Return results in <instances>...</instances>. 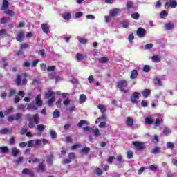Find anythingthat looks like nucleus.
Listing matches in <instances>:
<instances>
[{"instance_id":"obj_1","label":"nucleus","mask_w":177,"mask_h":177,"mask_svg":"<svg viewBox=\"0 0 177 177\" xmlns=\"http://www.w3.org/2000/svg\"><path fill=\"white\" fill-rule=\"evenodd\" d=\"M26 118L29 122L28 127L30 128V129H32V128L35 127V124L38 125V124H39V120H41L39 118V115L37 113L33 115V116H32L30 114H26Z\"/></svg>"},{"instance_id":"obj_2","label":"nucleus","mask_w":177,"mask_h":177,"mask_svg":"<svg viewBox=\"0 0 177 177\" xmlns=\"http://www.w3.org/2000/svg\"><path fill=\"white\" fill-rule=\"evenodd\" d=\"M27 78H31V75L26 73L17 75L15 80L17 86H20L21 85H27Z\"/></svg>"},{"instance_id":"obj_3","label":"nucleus","mask_w":177,"mask_h":177,"mask_svg":"<svg viewBox=\"0 0 177 177\" xmlns=\"http://www.w3.org/2000/svg\"><path fill=\"white\" fill-rule=\"evenodd\" d=\"M55 96V91H52L50 88H49L48 91L44 94V99H48V107H50V106H52V104H53L54 102L56 100V97Z\"/></svg>"},{"instance_id":"obj_4","label":"nucleus","mask_w":177,"mask_h":177,"mask_svg":"<svg viewBox=\"0 0 177 177\" xmlns=\"http://www.w3.org/2000/svg\"><path fill=\"white\" fill-rule=\"evenodd\" d=\"M116 87L124 93H129V90H126L124 88H128V81L123 80L116 82Z\"/></svg>"},{"instance_id":"obj_5","label":"nucleus","mask_w":177,"mask_h":177,"mask_svg":"<svg viewBox=\"0 0 177 177\" xmlns=\"http://www.w3.org/2000/svg\"><path fill=\"white\" fill-rule=\"evenodd\" d=\"M176 6H177L176 0H167L165 4V9H169V8H171L172 9H175Z\"/></svg>"},{"instance_id":"obj_6","label":"nucleus","mask_w":177,"mask_h":177,"mask_svg":"<svg viewBox=\"0 0 177 177\" xmlns=\"http://www.w3.org/2000/svg\"><path fill=\"white\" fill-rule=\"evenodd\" d=\"M133 146L136 147V150L140 151L142 150H145V143L140 141H133L132 142Z\"/></svg>"},{"instance_id":"obj_7","label":"nucleus","mask_w":177,"mask_h":177,"mask_svg":"<svg viewBox=\"0 0 177 177\" xmlns=\"http://www.w3.org/2000/svg\"><path fill=\"white\" fill-rule=\"evenodd\" d=\"M139 96H140V93L138 92L133 93V94L130 97V102H131L133 104H138Z\"/></svg>"},{"instance_id":"obj_8","label":"nucleus","mask_w":177,"mask_h":177,"mask_svg":"<svg viewBox=\"0 0 177 177\" xmlns=\"http://www.w3.org/2000/svg\"><path fill=\"white\" fill-rule=\"evenodd\" d=\"M23 117V113H18L15 115V118H13V116H9L8 117L7 120L10 122H13V121L15 120V121H19L21 118Z\"/></svg>"},{"instance_id":"obj_9","label":"nucleus","mask_w":177,"mask_h":177,"mask_svg":"<svg viewBox=\"0 0 177 177\" xmlns=\"http://www.w3.org/2000/svg\"><path fill=\"white\" fill-rule=\"evenodd\" d=\"M41 30L44 34H49L50 32V26L48 24L43 23L41 24Z\"/></svg>"},{"instance_id":"obj_10","label":"nucleus","mask_w":177,"mask_h":177,"mask_svg":"<svg viewBox=\"0 0 177 177\" xmlns=\"http://www.w3.org/2000/svg\"><path fill=\"white\" fill-rule=\"evenodd\" d=\"M136 34L140 38H143L146 35V30L142 27H140L137 29Z\"/></svg>"},{"instance_id":"obj_11","label":"nucleus","mask_w":177,"mask_h":177,"mask_svg":"<svg viewBox=\"0 0 177 177\" xmlns=\"http://www.w3.org/2000/svg\"><path fill=\"white\" fill-rule=\"evenodd\" d=\"M35 104L38 107H42L44 102H42V100H41V94H39L35 97Z\"/></svg>"},{"instance_id":"obj_12","label":"nucleus","mask_w":177,"mask_h":177,"mask_svg":"<svg viewBox=\"0 0 177 177\" xmlns=\"http://www.w3.org/2000/svg\"><path fill=\"white\" fill-rule=\"evenodd\" d=\"M120 12H121V10H120L119 8L112 9L109 12V16H111V17H115V16H117V15H118Z\"/></svg>"},{"instance_id":"obj_13","label":"nucleus","mask_w":177,"mask_h":177,"mask_svg":"<svg viewBox=\"0 0 177 177\" xmlns=\"http://www.w3.org/2000/svg\"><path fill=\"white\" fill-rule=\"evenodd\" d=\"M88 57V55L85 54H82V53H77L76 54V59L77 62H81L82 60H85Z\"/></svg>"},{"instance_id":"obj_14","label":"nucleus","mask_w":177,"mask_h":177,"mask_svg":"<svg viewBox=\"0 0 177 177\" xmlns=\"http://www.w3.org/2000/svg\"><path fill=\"white\" fill-rule=\"evenodd\" d=\"M9 8V1L8 0H3V4L0 8L1 10H6Z\"/></svg>"},{"instance_id":"obj_15","label":"nucleus","mask_w":177,"mask_h":177,"mask_svg":"<svg viewBox=\"0 0 177 177\" xmlns=\"http://www.w3.org/2000/svg\"><path fill=\"white\" fill-rule=\"evenodd\" d=\"M61 16L64 20H66L67 21H68V20H70L72 17L71 12H65L62 14Z\"/></svg>"},{"instance_id":"obj_16","label":"nucleus","mask_w":177,"mask_h":177,"mask_svg":"<svg viewBox=\"0 0 177 177\" xmlns=\"http://www.w3.org/2000/svg\"><path fill=\"white\" fill-rule=\"evenodd\" d=\"M150 95H151V91L150 89H145L142 92L144 99H147Z\"/></svg>"},{"instance_id":"obj_17","label":"nucleus","mask_w":177,"mask_h":177,"mask_svg":"<svg viewBox=\"0 0 177 177\" xmlns=\"http://www.w3.org/2000/svg\"><path fill=\"white\" fill-rule=\"evenodd\" d=\"M161 153V147H155L151 151V154H160Z\"/></svg>"},{"instance_id":"obj_18","label":"nucleus","mask_w":177,"mask_h":177,"mask_svg":"<svg viewBox=\"0 0 177 177\" xmlns=\"http://www.w3.org/2000/svg\"><path fill=\"white\" fill-rule=\"evenodd\" d=\"M19 153H20V151L17 148H11V155L12 156V157H17Z\"/></svg>"},{"instance_id":"obj_19","label":"nucleus","mask_w":177,"mask_h":177,"mask_svg":"<svg viewBox=\"0 0 177 177\" xmlns=\"http://www.w3.org/2000/svg\"><path fill=\"white\" fill-rule=\"evenodd\" d=\"M24 39V33L23 32H20L16 37V40L18 42H23V39Z\"/></svg>"},{"instance_id":"obj_20","label":"nucleus","mask_w":177,"mask_h":177,"mask_svg":"<svg viewBox=\"0 0 177 177\" xmlns=\"http://www.w3.org/2000/svg\"><path fill=\"white\" fill-rule=\"evenodd\" d=\"M138 71L136 69H133V71H131V75L130 78L131 80H136L138 78Z\"/></svg>"},{"instance_id":"obj_21","label":"nucleus","mask_w":177,"mask_h":177,"mask_svg":"<svg viewBox=\"0 0 177 177\" xmlns=\"http://www.w3.org/2000/svg\"><path fill=\"white\" fill-rule=\"evenodd\" d=\"M165 27L167 31H169V30H173V28H175V26L174 25V23L172 22H168L165 24Z\"/></svg>"},{"instance_id":"obj_22","label":"nucleus","mask_w":177,"mask_h":177,"mask_svg":"<svg viewBox=\"0 0 177 177\" xmlns=\"http://www.w3.org/2000/svg\"><path fill=\"white\" fill-rule=\"evenodd\" d=\"M0 153L3 154H8L9 153V147L6 146L0 147Z\"/></svg>"},{"instance_id":"obj_23","label":"nucleus","mask_w":177,"mask_h":177,"mask_svg":"<svg viewBox=\"0 0 177 177\" xmlns=\"http://www.w3.org/2000/svg\"><path fill=\"white\" fill-rule=\"evenodd\" d=\"M126 124L127 127H132L133 125V119L131 117H127Z\"/></svg>"},{"instance_id":"obj_24","label":"nucleus","mask_w":177,"mask_h":177,"mask_svg":"<svg viewBox=\"0 0 177 177\" xmlns=\"http://www.w3.org/2000/svg\"><path fill=\"white\" fill-rule=\"evenodd\" d=\"M172 133V130L167 127H165L163 129V135L165 136H168L170 133Z\"/></svg>"},{"instance_id":"obj_25","label":"nucleus","mask_w":177,"mask_h":177,"mask_svg":"<svg viewBox=\"0 0 177 177\" xmlns=\"http://www.w3.org/2000/svg\"><path fill=\"white\" fill-rule=\"evenodd\" d=\"M79 102L81 104L85 103V102H86V95L84 94H81L79 97Z\"/></svg>"},{"instance_id":"obj_26","label":"nucleus","mask_w":177,"mask_h":177,"mask_svg":"<svg viewBox=\"0 0 177 177\" xmlns=\"http://www.w3.org/2000/svg\"><path fill=\"white\" fill-rule=\"evenodd\" d=\"M89 151H91V148L88 147H84L81 150L82 154H85L86 156L88 154Z\"/></svg>"},{"instance_id":"obj_27","label":"nucleus","mask_w":177,"mask_h":177,"mask_svg":"<svg viewBox=\"0 0 177 177\" xmlns=\"http://www.w3.org/2000/svg\"><path fill=\"white\" fill-rule=\"evenodd\" d=\"M35 147L39 149V147H41V145H42V140L40 139H37L35 140Z\"/></svg>"},{"instance_id":"obj_28","label":"nucleus","mask_w":177,"mask_h":177,"mask_svg":"<svg viewBox=\"0 0 177 177\" xmlns=\"http://www.w3.org/2000/svg\"><path fill=\"white\" fill-rule=\"evenodd\" d=\"M53 118H59L60 117V111L59 109H55V111L53 113Z\"/></svg>"},{"instance_id":"obj_29","label":"nucleus","mask_w":177,"mask_h":177,"mask_svg":"<svg viewBox=\"0 0 177 177\" xmlns=\"http://www.w3.org/2000/svg\"><path fill=\"white\" fill-rule=\"evenodd\" d=\"M97 108L99 110H100L101 113H106V110H107V108L104 105L98 104Z\"/></svg>"},{"instance_id":"obj_30","label":"nucleus","mask_w":177,"mask_h":177,"mask_svg":"<svg viewBox=\"0 0 177 177\" xmlns=\"http://www.w3.org/2000/svg\"><path fill=\"white\" fill-rule=\"evenodd\" d=\"M98 62L99 63H102V64L108 63L109 58L107 57H102L98 59Z\"/></svg>"},{"instance_id":"obj_31","label":"nucleus","mask_w":177,"mask_h":177,"mask_svg":"<svg viewBox=\"0 0 177 177\" xmlns=\"http://www.w3.org/2000/svg\"><path fill=\"white\" fill-rule=\"evenodd\" d=\"M5 15H8V16H15V12L12 10L6 9L4 10Z\"/></svg>"},{"instance_id":"obj_32","label":"nucleus","mask_w":177,"mask_h":177,"mask_svg":"<svg viewBox=\"0 0 177 177\" xmlns=\"http://www.w3.org/2000/svg\"><path fill=\"white\" fill-rule=\"evenodd\" d=\"M151 59L153 62H155V63H160V62H161L160 57L157 55L152 56Z\"/></svg>"},{"instance_id":"obj_33","label":"nucleus","mask_w":177,"mask_h":177,"mask_svg":"<svg viewBox=\"0 0 177 177\" xmlns=\"http://www.w3.org/2000/svg\"><path fill=\"white\" fill-rule=\"evenodd\" d=\"M145 124H148V125H151L153 124V119L150 117H147L145 120Z\"/></svg>"},{"instance_id":"obj_34","label":"nucleus","mask_w":177,"mask_h":177,"mask_svg":"<svg viewBox=\"0 0 177 177\" xmlns=\"http://www.w3.org/2000/svg\"><path fill=\"white\" fill-rule=\"evenodd\" d=\"M16 95V90L10 88L9 90V93L8 95V97L10 98L12 96H15Z\"/></svg>"},{"instance_id":"obj_35","label":"nucleus","mask_w":177,"mask_h":177,"mask_svg":"<svg viewBox=\"0 0 177 177\" xmlns=\"http://www.w3.org/2000/svg\"><path fill=\"white\" fill-rule=\"evenodd\" d=\"M153 81L155 82V85H158V86H161V85H162V83L161 82V79L158 77H156Z\"/></svg>"},{"instance_id":"obj_36","label":"nucleus","mask_w":177,"mask_h":177,"mask_svg":"<svg viewBox=\"0 0 177 177\" xmlns=\"http://www.w3.org/2000/svg\"><path fill=\"white\" fill-rule=\"evenodd\" d=\"M123 28H128L129 27V22L128 21L124 20L121 22Z\"/></svg>"},{"instance_id":"obj_37","label":"nucleus","mask_w":177,"mask_h":177,"mask_svg":"<svg viewBox=\"0 0 177 177\" xmlns=\"http://www.w3.org/2000/svg\"><path fill=\"white\" fill-rule=\"evenodd\" d=\"M92 132H93L94 136H96L97 138L98 136H100L101 133H100V131H99L98 128H96L95 129H93Z\"/></svg>"},{"instance_id":"obj_38","label":"nucleus","mask_w":177,"mask_h":177,"mask_svg":"<svg viewBox=\"0 0 177 177\" xmlns=\"http://www.w3.org/2000/svg\"><path fill=\"white\" fill-rule=\"evenodd\" d=\"M48 164H53V155H50L48 156L47 160H46Z\"/></svg>"},{"instance_id":"obj_39","label":"nucleus","mask_w":177,"mask_h":177,"mask_svg":"<svg viewBox=\"0 0 177 177\" xmlns=\"http://www.w3.org/2000/svg\"><path fill=\"white\" fill-rule=\"evenodd\" d=\"M50 135L52 139H56V138H57V133H56V131H55L53 130L50 131Z\"/></svg>"},{"instance_id":"obj_40","label":"nucleus","mask_w":177,"mask_h":177,"mask_svg":"<svg viewBox=\"0 0 177 177\" xmlns=\"http://www.w3.org/2000/svg\"><path fill=\"white\" fill-rule=\"evenodd\" d=\"M84 132H89L90 133L93 131V129L91 127L86 126L83 128Z\"/></svg>"},{"instance_id":"obj_41","label":"nucleus","mask_w":177,"mask_h":177,"mask_svg":"<svg viewBox=\"0 0 177 177\" xmlns=\"http://www.w3.org/2000/svg\"><path fill=\"white\" fill-rule=\"evenodd\" d=\"M131 17L132 19H134V20H139V17H140V15H139V13L138 12L133 13L131 14Z\"/></svg>"},{"instance_id":"obj_42","label":"nucleus","mask_w":177,"mask_h":177,"mask_svg":"<svg viewBox=\"0 0 177 177\" xmlns=\"http://www.w3.org/2000/svg\"><path fill=\"white\" fill-rule=\"evenodd\" d=\"M8 132H10V130L8 128H4L0 130L1 135H6V133H8Z\"/></svg>"},{"instance_id":"obj_43","label":"nucleus","mask_w":177,"mask_h":177,"mask_svg":"<svg viewBox=\"0 0 177 177\" xmlns=\"http://www.w3.org/2000/svg\"><path fill=\"white\" fill-rule=\"evenodd\" d=\"M78 147L81 148V147H82V145H81V144H75L71 146V150H77V149H78Z\"/></svg>"},{"instance_id":"obj_44","label":"nucleus","mask_w":177,"mask_h":177,"mask_svg":"<svg viewBox=\"0 0 177 177\" xmlns=\"http://www.w3.org/2000/svg\"><path fill=\"white\" fill-rule=\"evenodd\" d=\"M163 122L164 120H162V119L156 118L155 121V127H158L160 124L162 123Z\"/></svg>"},{"instance_id":"obj_45","label":"nucleus","mask_w":177,"mask_h":177,"mask_svg":"<svg viewBox=\"0 0 177 177\" xmlns=\"http://www.w3.org/2000/svg\"><path fill=\"white\" fill-rule=\"evenodd\" d=\"M167 149H175V145H174V142H168L166 145Z\"/></svg>"},{"instance_id":"obj_46","label":"nucleus","mask_w":177,"mask_h":177,"mask_svg":"<svg viewBox=\"0 0 177 177\" xmlns=\"http://www.w3.org/2000/svg\"><path fill=\"white\" fill-rule=\"evenodd\" d=\"M13 107L9 108L8 109H6L4 113L6 115H9L11 113H13Z\"/></svg>"},{"instance_id":"obj_47","label":"nucleus","mask_w":177,"mask_h":177,"mask_svg":"<svg viewBox=\"0 0 177 177\" xmlns=\"http://www.w3.org/2000/svg\"><path fill=\"white\" fill-rule=\"evenodd\" d=\"M79 42L82 45H86V44H88V39L84 38H80L79 39Z\"/></svg>"},{"instance_id":"obj_48","label":"nucleus","mask_w":177,"mask_h":177,"mask_svg":"<svg viewBox=\"0 0 177 177\" xmlns=\"http://www.w3.org/2000/svg\"><path fill=\"white\" fill-rule=\"evenodd\" d=\"M30 172H31V170L28 168H24L22 171L23 175H29Z\"/></svg>"},{"instance_id":"obj_49","label":"nucleus","mask_w":177,"mask_h":177,"mask_svg":"<svg viewBox=\"0 0 177 177\" xmlns=\"http://www.w3.org/2000/svg\"><path fill=\"white\" fill-rule=\"evenodd\" d=\"M116 160L118 162H120V164H124V159H122V156L121 155L118 156Z\"/></svg>"},{"instance_id":"obj_50","label":"nucleus","mask_w":177,"mask_h":177,"mask_svg":"<svg viewBox=\"0 0 177 177\" xmlns=\"http://www.w3.org/2000/svg\"><path fill=\"white\" fill-rule=\"evenodd\" d=\"M29 46H30L28 45V44L24 43V44H21L20 49H21V50H23V49H27V48H29Z\"/></svg>"},{"instance_id":"obj_51","label":"nucleus","mask_w":177,"mask_h":177,"mask_svg":"<svg viewBox=\"0 0 177 177\" xmlns=\"http://www.w3.org/2000/svg\"><path fill=\"white\" fill-rule=\"evenodd\" d=\"M45 129V126L44 124L37 125V131L39 132H42Z\"/></svg>"},{"instance_id":"obj_52","label":"nucleus","mask_w":177,"mask_h":177,"mask_svg":"<svg viewBox=\"0 0 177 177\" xmlns=\"http://www.w3.org/2000/svg\"><path fill=\"white\" fill-rule=\"evenodd\" d=\"M167 16H168V12L166 10H163L160 12L161 19H164V17H167Z\"/></svg>"},{"instance_id":"obj_53","label":"nucleus","mask_w":177,"mask_h":177,"mask_svg":"<svg viewBox=\"0 0 177 177\" xmlns=\"http://www.w3.org/2000/svg\"><path fill=\"white\" fill-rule=\"evenodd\" d=\"M26 110H28V111H30V110H38V107L35 106L28 105L26 108Z\"/></svg>"},{"instance_id":"obj_54","label":"nucleus","mask_w":177,"mask_h":177,"mask_svg":"<svg viewBox=\"0 0 177 177\" xmlns=\"http://www.w3.org/2000/svg\"><path fill=\"white\" fill-rule=\"evenodd\" d=\"M150 70H151L150 66H149V65H145V66H144V67H143V71H144L145 73H149V72H150Z\"/></svg>"},{"instance_id":"obj_55","label":"nucleus","mask_w":177,"mask_h":177,"mask_svg":"<svg viewBox=\"0 0 177 177\" xmlns=\"http://www.w3.org/2000/svg\"><path fill=\"white\" fill-rule=\"evenodd\" d=\"M158 169V167L154 165L149 166V169H150L151 171H157Z\"/></svg>"},{"instance_id":"obj_56","label":"nucleus","mask_w":177,"mask_h":177,"mask_svg":"<svg viewBox=\"0 0 177 177\" xmlns=\"http://www.w3.org/2000/svg\"><path fill=\"white\" fill-rule=\"evenodd\" d=\"M127 156V158H129V160H131V158H133V152H132V151H129Z\"/></svg>"},{"instance_id":"obj_57","label":"nucleus","mask_w":177,"mask_h":177,"mask_svg":"<svg viewBox=\"0 0 177 177\" xmlns=\"http://www.w3.org/2000/svg\"><path fill=\"white\" fill-rule=\"evenodd\" d=\"M114 160H115V156H109L107 159V162H109V164H113Z\"/></svg>"},{"instance_id":"obj_58","label":"nucleus","mask_w":177,"mask_h":177,"mask_svg":"<svg viewBox=\"0 0 177 177\" xmlns=\"http://www.w3.org/2000/svg\"><path fill=\"white\" fill-rule=\"evenodd\" d=\"M38 167L39 169L41 171V172H44L45 171V165H44V163H39Z\"/></svg>"},{"instance_id":"obj_59","label":"nucleus","mask_w":177,"mask_h":177,"mask_svg":"<svg viewBox=\"0 0 177 177\" xmlns=\"http://www.w3.org/2000/svg\"><path fill=\"white\" fill-rule=\"evenodd\" d=\"M40 68L41 70H42V71H46V70H48L46 64H45L44 63L40 64Z\"/></svg>"},{"instance_id":"obj_60","label":"nucleus","mask_w":177,"mask_h":177,"mask_svg":"<svg viewBox=\"0 0 177 177\" xmlns=\"http://www.w3.org/2000/svg\"><path fill=\"white\" fill-rule=\"evenodd\" d=\"M68 158L70 159V160L71 161L72 160H74V158H75V153H74L73 152H71L68 154Z\"/></svg>"},{"instance_id":"obj_61","label":"nucleus","mask_w":177,"mask_h":177,"mask_svg":"<svg viewBox=\"0 0 177 177\" xmlns=\"http://www.w3.org/2000/svg\"><path fill=\"white\" fill-rule=\"evenodd\" d=\"M85 124H86V120H80L77 124V127H79V128H81V127L85 125Z\"/></svg>"},{"instance_id":"obj_62","label":"nucleus","mask_w":177,"mask_h":177,"mask_svg":"<svg viewBox=\"0 0 177 177\" xmlns=\"http://www.w3.org/2000/svg\"><path fill=\"white\" fill-rule=\"evenodd\" d=\"M95 172L97 174V175H102L103 174V170L99 167H97L96 169H95Z\"/></svg>"},{"instance_id":"obj_63","label":"nucleus","mask_w":177,"mask_h":177,"mask_svg":"<svg viewBox=\"0 0 177 177\" xmlns=\"http://www.w3.org/2000/svg\"><path fill=\"white\" fill-rule=\"evenodd\" d=\"M24 158L23 156H21L18 158L16 160H15V164H20V162H23Z\"/></svg>"},{"instance_id":"obj_64","label":"nucleus","mask_w":177,"mask_h":177,"mask_svg":"<svg viewBox=\"0 0 177 177\" xmlns=\"http://www.w3.org/2000/svg\"><path fill=\"white\" fill-rule=\"evenodd\" d=\"M56 68V66L55 65H53V66H49L48 68H47V71L50 72V71H55V69Z\"/></svg>"}]
</instances>
